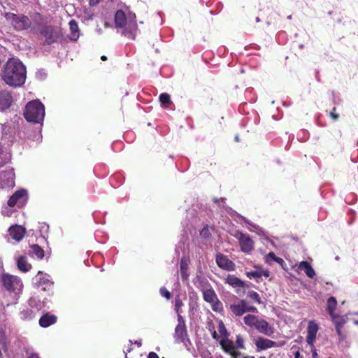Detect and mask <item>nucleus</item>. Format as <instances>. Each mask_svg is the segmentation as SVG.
Wrapping results in <instances>:
<instances>
[{
  "mask_svg": "<svg viewBox=\"0 0 358 358\" xmlns=\"http://www.w3.org/2000/svg\"><path fill=\"white\" fill-rule=\"evenodd\" d=\"M28 358H41L38 354H36V352H33L31 354Z\"/></svg>",
  "mask_w": 358,
  "mask_h": 358,
  "instance_id": "48",
  "label": "nucleus"
},
{
  "mask_svg": "<svg viewBox=\"0 0 358 358\" xmlns=\"http://www.w3.org/2000/svg\"><path fill=\"white\" fill-rule=\"evenodd\" d=\"M27 191L22 188V189L15 191V192L10 196L8 200V205L10 207H14L15 204H18V206H23L26 201H27Z\"/></svg>",
  "mask_w": 358,
  "mask_h": 358,
  "instance_id": "12",
  "label": "nucleus"
},
{
  "mask_svg": "<svg viewBox=\"0 0 358 358\" xmlns=\"http://www.w3.org/2000/svg\"><path fill=\"white\" fill-rule=\"evenodd\" d=\"M159 101L164 107H169L171 103V96L169 94H160L159 96Z\"/></svg>",
  "mask_w": 358,
  "mask_h": 358,
  "instance_id": "31",
  "label": "nucleus"
},
{
  "mask_svg": "<svg viewBox=\"0 0 358 358\" xmlns=\"http://www.w3.org/2000/svg\"><path fill=\"white\" fill-rule=\"evenodd\" d=\"M13 101V95L9 92V91H7V90L0 91V110H6V108H9Z\"/></svg>",
  "mask_w": 358,
  "mask_h": 358,
  "instance_id": "16",
  "label": "nucleus"
},
{
  "mask_svg": "<svg viewBox=\"0 0 358 358\" xmlns=\"http://www.w3.org/2000/svg\"><path fill=\"white\" fill-rule=\"evenodd\" d=\"M45 110L44 105L38 100H34L27 103L24 111V117L28 121L41 122L44 120Z\"/></svg>",
  "mask_w": 358,
  "mask_h": 358,
  "instance_id": "4",
  "label": "nucleus"
},
{
  "mask_svg": "<svg viewBox=\"0 0 358 358\" xmlns=\"http://www.w3.org/2000/svg\"><path fill=\"white\" fill-rule=\"evenodd\" d=\"M336 305L337 301L336 297H334V296H331V297H329L327 304V310L331 317V320L334 324L336 322V314L335 313Z\"/></svg>",
  "mask_w": 358,
  "mask_h": 358,
  "instance_id": "23",
  "label": "nucleus"
},
{
  "mask_svg": "<svg viewBox=\"0 0 358 358\" xmlns=\"http://www.w3.org/2000/svg\"><path fill=\"white\" fill-rule=\"evenodd\" d=\"M355 323L358 325V320H355Z\"/></svg>",
  "mask_w": 358,
  "mask_h": 358,
  "instance_id": "60",
  "label": "nucleus"
},
{
  "mask_svg": "<svg viewBox=\"0 0 358 358\" xmlns=\"http://www.w3.org/2000/svg\"><path fill=\"white\" fill-rule=\"evenodd\" d=\"M183 302L182 301L180 296H176L175 298V310L178 313L180 312V309L182 306H183Z\"/></svg>",
  "mask_w": 358,
  "mask_h": 358,
  "instance_id": "36",
  "label": "nucleus"
},
{
  "mask_svg": "<svg viewBox=\"0 0 358 358\" xmlns=\"http://www.w3.org/2000/svg\"><path fill=\"white\" fill-rule=\"evenodd\" d=\"M224 199H223V197H220L219 199V197H215L214 199V202H215V203H219V202H220V201H224Z\"/></svg>",
  "mask_w": 358,
  "mask_h": 358,
  "instance_id": "50",
  "label": "nucleus"
},
{
  "mask_svg": "<svg viewBox=\"0 0 358 358\" xmlns=\"http://www.w3.org/2000/svg\"><path fill=\"white\" fill-rule=\"evenodd\" d=\"M265 261L267 264H272L273 261H275V262H278L280 265H283V264H285V260H283L282 257L275 255L273 251L268 252V254L265 256Z\"/></svg>",
  "mask_w": 358,
  "mask_h": 358,
  "instance_id": "28",
  "label": "nucleus"
},
{
  "mask_svg": "<svg viewBox=\"0 0 358 358\" xmlns=\"http://www.w3.org/2000/svg\"><path fill=\"white\" fill-rule=\"evenodd\" d=\"M235 348L237 350H238V348H241V349L245 348V339H244L243 336H242V334H236Z\"/></svg>",
  "mask_w": 358,
  "mask_h": 358,
  "instance_id": "32",
  "label": "nucleus"
},
{
  "mask_svg": "<svg viewBox=\"0 0 358 358\" xmlns=\"http://www.w3.org/2000/svg\"><path fill=\"white\" fill-rule=\"evenodd\" d=\"M299 352H296V356H295V357H294V358H299Z\"/></svg>",
  "mask_w": 358,
  "mask_h": 358,
  "instance_id": "57",
  "label": "nucleus"
},
{
  "mask_svg": "<svg viewBox=\"0 0 358 358\" xmlns=\"http://www.w3.org/2000/svg\"><path fill=\"white\" fill-rule=\"evenodd\" d=\"M202 295L204 301L209 302L211 305V308L215 312H222L224 310L222 302L219 300L218 296L213 288V287H208V288H203Z\"/></svg>",
  "mask_w": 358,
  "mask_h": 358,
  "instance_id": "7",
  "label": "nucleus"
},
{
  "mask_svg": "<svg viewBox=\"0 0 358 358\" xmlns=\"http://www.w3.org/2000/svg\"><path fill=\"white\" fill-rule=\"evenodd\" d=\"M178 317V324L179 325H181L182 327H186L185 319L183 318L182 315H181L180 313H178L177 314Z\"/></svg>",
  "mask_w": 358,
  "mask_h": 358,
  "instance_id": "40",
  "label": "nucleus"
},
{
  "mask_svg": "<svg viewBox=\"0 0 358 358\" xmlns=\"http://www.w3.org/2000/svg\"><path fill=\"white\" fill-rule=\"evenodd\" d=\"M8 232L13 239L15 241H22L26 234V230L22 225H11L8 229Z\"/></svg>",
  "mask_w": 358,
  "mask_h": 358,
  "instance_id": "17",
  "label": "nucleus"
},
{
  "mask_svg": "<svg viewBox=\"0 0 358 358\" xmlns=\"http://www.w3.org/2000/svg\"><path fill=\"white\" fill-rule=\"evenodd\" d=\"M243 358H255V357H243Z\"/></svg>",
  "mask_w": 358,
  "mask_h": 358,
  "instance_id": "58",
  "label": "nucleus"
},
{
  "mask_svg": "<svg viewBox=\"0 0 358 358\" xmlns=\"http://www.w3.org/2000/svg\"><path fill=\"white\" fill-rule=\"evenodd\" d=\"M224 282L234 287H245L246 285L244 280H241L234 274H228Z\"/></svg>",
  "mask_w": 358,
  "mask_h": 358,
  "instance_id": "24",
  "label": "nucleus"
},
{
  "mask_svg": "<svg viewBox=\"0 0 358 358\" xmlns=\"http://www.w3.org/2000/svg\"><path fill=\"white\" fill-rule=\"evenodd\" d=\"M187 330L186 327L180 326V324H177L175 327V333H174V338L176 342H185L186 338L187 336Z\"/></svg>",
  "mask_w": 358,
  "mask_h": 358,
  "instance_id": "22",
  "label": "nucleus"
},
{
  "mask_svg": "<svg viewBox=\"0 0 358 358\" xmlns=\"http://www.w3.org/2000/svg\"><path fill=\"white\" fill-rule=\"evenodd\" d=\"M148 358H159V357L157 355V352L151 351V352L148 353Z\"/></svg>",
  "mask_w": 358,
  "mask_h": 358,
  "instance_id": "44",
  "label": "nucleus"
},
{
  "mask_svg": "<svg viewBox=\"0 0 358 358\" xmlns=\"http://www.w3.org/2000/svg\"><path fill=\"white\" fill-rule=\"evenodd\" d=\"M327 358H331V357H327Z\"/></svg>",
  "mask_w": 358,
  "mask_h": 358,
  "instance_id": "63",
  "label": "nucleus"
},
{
  "mask_svg": "<svg viewBox=\"0 0 358 358\" xmlns=\"http://www.w3.org/2000/svg\"><path fill=\"white\" fill-rule=\"evenodd\" d=\"M1 64V60H0V64Z\"/></svg>",
  "mask_w": 358,
  "mask_h": 358,
  "instance_id": "62",
  "label": "nucleus"
},
{
  "mask_svg": "<svg viewBox=\"0 0 358 358\" xmlns=\"http://www.w3.org/2000/svg\"><path fill=\"white\" fill-rule=\"evenodd\" d=\"M201 235H202V236H204V238H209L210 233V231L208 230V227H204L202 229V230L201 231Z\"/></svg>",
  "mask_w": 358,
  "mask_h": 358,
  "instance_id": "41",
  "label": "nucleus"
},
{
  "mask_svg": "<svg viewBox=\"0 0 358 358\" xmlns=\"http://www.w3.org/2000/svg\"><path fill=\"white\" fill-rule=\"evenodd\" d=\"M3 286L8 290H20L23 284L20 278L17 275H12L8 273H3L1 277Z\"/></svg>",
  "mask_w": 358,
  "mask_h": 358,
  "instance_id": "10",
  "label": "nucleus"
},
{
  "mask_svg": "<svg viewBox=\"0 0 358 358\" xmlns=\"http://www.w3.org/2000/svg\"><path fill=\"white\" fill-rule=\"evenodd\" d=\"M218 331L222 336L221 339H227V337L229 336V333L223 320H220L218 322Z\"/></svg>",
  "mask_w": 358,
  "mask_h": 358,
  "instance_id": "29",
  "label": "nucleus"
},
{
  "mask_svg": "<svg viewBox=\"0 0 358 358\" xmlns=\"http://www.w3.org/2000/svg\"><path fill=\"white\" fill-rule=\"evenodd\" d=\"M101 59H102L103 61H107L108 57L107 56H105V55H102V56H101Z\"/></svg>",
  "mask_w": 358,
  "mask_h": 358,
  "instance_id": "53",
  "label": "nucleus"
},
{
  "mask_svg": "<svg viewBox=\"0 0 358 358\" xmlns=\"http://www.w3.org/2000/svg\"><path fill=\"white\" fill-rule=\"evenodd\" d=\"M17 265L18 268L24 272L29 271L31 268V265L27 262L26 256H19L17 259Z\"/></svg>",
  "mask_w": 358,
  "mask_h": 358,
  "instance_id": "27",
  "label": "nucleus"
},
{
  "mask_svg": "<svg viewBox=\"0 0 358 358\" xmlns=\"http://www.w3.org/2000/svg\"><path fill=\"white\" fill-rule=\"evenodd\" d=\"M215 262L219 267L227 271H233L235 270L236 264L229 259L228 256L224 255V254H217L215 256Z\"/></svg>",
  "mask_w": 358,
  "mask_h": 358,
  "instance_id": "15",
  "label": "nucleus"
},
{
  "mask_svg": "<svg viewBox=\"0 0 358 358\" xmlns=\"http://www.w3.org/2000/svg\"><path fill=\"white\" fill-rule=\"evenodd\" d=\"M43 18L44 17L42 15V14H41V13H36L34 16V20H35L36 24H39V22L42 21V20H43Z\"/></svg>",
  "mask_w": 358,
  "mask_h": 358,
  "instance_id": "42",
  "label": "nucleus"
},
{
  "mask_svg": "<svg viewBox=\"0 0 358 358\" xmlns=\"http://www.w3.org/2000/svg\"><path fill=\"white\" fill-rule=\"evenodd\" d=\"M220 344L224 352L230 355L232 358H239L241 356V351L236 350L234 342L229 340V337H227L226 340H220Z\"/></svg>",
  "mask_w": 358,
  "mask_h": 358,
  "instance_id": "14",
  "label": "nucleus"
},
{
  "mask_svg": "<svg viewBox=\"0 0 358 358\" xmlns=\"http://www.w3.org/2000/svg\"><path fill=\"white\" fill-rule=\"evenodd\" d=\"M115 24L117 27H123L122 33L129 39H136L138 23L136 14L129 13L126 15L123 10H117L115 14Z\"/></svg>",
  "mask_w": 358,
  "mask_h": 358,
  "instance_id": "2",
  "label": "nucleus"
},
{
  "mask_svg": "<svg viewBox=\"0 0 358 358\" xmlns=\"http://www.w3.org/2000/svg\"><path fill=\"white\" fill-rule=\"evenodd\" d=\"M248 278H261V271H248Z\"/></svg>",
  "mask_w": 358,
  "mask_h": 358,
  "instance_id": "37",
  "label": "nucleus"
},
{
  "mask_svg": "<svg viewBox=\"0 0 358 358\" xmlns=\"http://www.w3.org/2000/svg\"><path fill=\"white\" fill-rule=\"evenodd\" d=\"M320 326L315 320H310L308 323L306 342L310 347H314Z\"/></svg>",
  "mask_w": 358,
  "mask_h": 358,
  "instance_id": "13",
  "label": "nucleus"
},
{
  "mask_svg": "<svg viewBox=\"0 0 358 358\" xmlns=\"http://www.w3.org/2000/svg\"><path fill=\"white\" fill-rule=\"evenodd\" d=\"M235 141H240V138H239L238 136H235Z\"/></svg>",
  "mask_w": 358,
  "mask_h": 358,
  "instance_id": "56",
  "label": "nucleus"
},
{
  "mask_svg": "<svg viewBox=\"0 0 358 358\" xmlns=\"http://www.w3.org/2000/svg\"><path fill=\"white\" fill-rule=\"evenodd\" d=\"M159 293L162 296H165L166 299H170L171 298L172 294L166 287H161L159 289Z\"/></svg>",
  "mask_w": 358,
  "mask_h": 358,
  "instance_id": "35",
  "label": "nucleus"
},
{
  "mask_svg": "<svg viewBox=\"0 0 358 358\" xmlns=\"http://www.w3.org/2000/svg\"><path fill=\"white\" fill-rule=\"evenodd\" d=\"M101 0H90V4L91 6H96L98 3L100 2Z\"/></svg>",
  "mask_w": 358,
  "mask_h": 358,
  "instance_id": "49",
  "label": "nucleus"
},
{
  "mask_svg": "<svg viewBox=\"0 0 358 358\" xmlns=\"http://www.w3.org/2000/svg\"><path fill=\"white\" fill-rule=\"evenodd\" d=\"M135 343H136V344H137L139 347H141V344H142L141 341H136Z\"/></svg>",
  "mask_w": 358,
  "mask_h": 358,
  "instance_id": "55",
  "label": "nucleus"
},
{
  "mask_svg": "<svg viewBox=\"0 0 358 358\" xmlns=\"http://www.w3.org/2000/svg\"><path fill=\"white\" fill-rule=\"evenodd\" d=\"M6 19L10 22L15 30H27L31 26V20L27 15H17L14 13H6Z\"/></svg>",
  "mask_w": 358,
  "mask_h": 358,
  "instance_id": "6",
  "label": "nucleus"
},
{
  "mask_svg": "<svg viewBox=\"0 0 358 358\" xmlns=\"http://www.w3.org/2000/svg\"><path fill=\"white\" fill-rule=\"evenodd\" d=\"M213 338L214 339H215V341H219V339H220V336H219L218 333L216 332L215 326L213 327Z\"/></svg>",
  "mask_w": 358,
  "mask_h": 358,
  "instance_id": "43",
  "label": "nucleus"
},
{
  "mask_svg": "<svg viewBox=\"0 0 358 358\" xmlns=\"http://www.w3.org/2000/svg\"><path fill=\"white\" fill-rule=\"evenodd\" d=\"M29 303L30 306H31L32 307H34V306H36V299H34V297H31V299H29Z\"/></svg>",
  "mask_w": 358,
  "mask_h": 358,
  "instance_id": "46",
  "label": "nucleus"
},
{
  "mask_svg": "<svg viewBox=\"0 0 358 358\" xmlns=\"http://www.w3.org/2000/svg\"><path fill=\"white\" fill-rule=\"evenodd\" d=\"M57 321V317L55 314L50 313H45L39 319V324L41 327H47L52 324H55Z\"/></svg>",
  "mask_w": 358,
  "mask_h": 358,
  "instance_id": "21",
  "label": "nucleus"
},
{
  "mask_svg": "<svg viewBox=\"0 0 358 358\" xmlns=\"http://www.w3.org/2000/svg\"><path fill=\"white\" fill-rule=\"evenodd\" d=\"M248 296L255 302L262 303L261 296L256 291H248Z\"/></svg>",
  "mask_w": 358,
  "mask_h": 358,
  "instance_id": "34",
  "label": "nucleus"
},
{
  "mask_svg": "<svg viewBox=\"0 0 358 358\" xmlns=\"http://www.w3.org/2000/svg\"><path fill=\"white\" fill-rule=\"evenodd\" d=\"M260 273L261 276H266V278H268V276L270 275V271H260Z\"/></svg>",
  "mask_w": 358,
  "mask_h": 358,
  "instance_id": "47",
  "label": "nucleus"
},
{
  "mask_svg": "<svg viewBox=\"0 0 358 358\" xmlns=\"http://www.w3.org/2000/svg\"><path fill=\"white\" fill-rule=\"evenodd\" d=\"M329 115L332 118V120H334V121H336L338 118H339V114L336 113V108H333L332 110L329 113Z\"/></svg>",
  "mask_w": 358,
  "mask_h": 358,
  "instance_id": "39",
  "label": "nucleus"
},
{
  "mask_svg": "<svg viewBox=\"0 0 358 358\" xmlns=\"http://www.w3.org/2000/svg\"><path fill=\"white\" fill-rule=\"evenodd\" d=\"M243 322L247 327L255 329L257 331L265 335H273L275 333V328L271 326L268 320L258 317L256 314H247L243 317Z\"/></svg>",
  "mask_w": 358,
  "mask_h": 358,
  "instance_id": "3",
  "label": "nucleus"
},
{
  "mask_svg": "<svg viewBox=\"0 0 358 358\" xmlns=\"http://www.w3.org/2000/svg\"><path fill=\"white\" fill-rule=\"evenodd\" d=\"M206 358H213V357H206Z\"/></svg>",
  "mask_w": 358,
  "mask_h": 358,
  "instance_id": "61",
  "label": "nucleus"
},
{
  "mask_svg": "<svg viewBox=\"0 0 358 358\" xmlns=\"http://www.w3.org/2000/svg\"><path fill=\"white\" fill-rule=\"evenodd\" d=\"M0 358H4L3 354L2 353L1 348H0Z\"/></svg>",
  "mask_w": 358,
  "mask_h": 358,
  "instance_id": "54",
  "label": "nucleus"
},
{
  "mask_svg": "<svg viewBox=\"0 0 358 358\" xmlns=\"http://www.w3.org/2000/svg\"><path fill=\"white\" fill-rule=\"evenodd\" d=\"M255 343L259 350L272 348V347H276L277 345V342L273 341V340H268V338H265V337H258Z\"/></svg>",
  "mask_w": 358,
  "mask_h": 358,
  "instance_id": "19",
  "label": "nucleus"
},
{
  "mask_svg": "<svg viewBox=\"0 0 358 358\" xmlns=\"http://www.w3.org/2000/svg\"><path fill=\"white\" fill-rule=\"evenodd\" d=\"M31 252L37 257V258H43L45 256L44 250L39 245H31Z\"/></svg>",
  "mask_w": 358,
  "mask_h": 358,
  "instance_id": "30",
  "label": "nucleus"
},
{
  "mask_svg": "<svg viewBox=\"0 0 358 358\" xmlns=\"http://www.w3.org/2000/svg\"><path fill=\"white\" fill-rule=\"evenodd\" d=\"M0 344H1L2 348L6 350L7 348V338L6 336V333L4 332L2 327L0 326Z\"/></svg>",
  "mask_w": 358,
  "mask_h": 358,
  "instance_id": "33",
  "label": "nucleus"
},
{
  "mask_svg": "<svg viewBox=\"0 0 358 358\" xmlns=\"http://www.w3.org/2000/svg\"><path fill=\"white\" fill-rule=\"evenodd\" d=\"M213 327H215L213 323H209V324H208V329L210 331L211 335H213Z\"/></svg>",
  "mask_w": 358,
  "mask_h": 358,
  "instance_id": "51",
  "label": "nucleus"
},
{
  "mask_svg": "<svg viewBox=\"0 0 358 358\" xmlns=\"http://www.w3.org/2000/svg\"><path fill=\"white\" fill-rule=\"evenodd\" d=\"M132 344H133V342L132 341H130V344L127 348V352H130V350H131L132 349Z\"/></svg>",
  "mask_w": 358,
  "mask_h": 358,
  "instance_id": "52",
  "label": "nucleus"
},
{
  "mask_svg": "<svg viewBox=\"0 0 358 358\" xmlns=\"http://www.w3.org/2000/svg\"><path fill=\"white\" fill-rule=\"evenodd\" d=\"M70 35L69 39L78 40L80 36V29L78 22L75 19H71L69 22Z\"/></svg>",
  "mask_w": 358,
  "mask_h": 358,
  "instance_id": "25",
  "label": "nucleus"
},
{
  "mask_svg": "<svg viewBox=\"0 0 358 358\" xmlns=\"http://www.w3.org/2000/svg\"><path fill=\"white\" fill-rule=\"evenodd\" d=\"M0 185L2 187H11L15 185V172L13 168L0 171Z\"/></svg>",
  "mask_w": 358,
  "mask_h": 358,
  "instance_id": "11",
  "label": "nucleus"
},
{
  "mask_svg": "<svg viewBox=\"0 0 358 358\" xmlns=\"http://www.w3.org/2000/svg\"><path fill=\"white\" fill-rule=\"evenodd\" d=\"M299 268L301 270H303L305 273H306L307 276L309 278H314L316 275V272L315 269H313V266L308 262H305V260H303V262H301L299 264Z\"/></svg>",
  "mask_w": 358,
  "mask_h": 358,
  "instance_id": "26",
  "label": "nucleus"
},
{
  "mask_svg": "<svg viewBox=\"0 0 358 358\" xmlns=\"http://www.w3.org/2000/svg\"><path fill=\"white\" fill-rule=\"evenodd\" d=\"M229 310L235 316H242L245 312H258L257 308L253 305H248L246 300H239L236 303H231Z\"/></svg>",
  "mask_w": 358,
  "mask_h": 358,
  "instance_id": "9",
  "label": "nucleus"
},
{
  "mask_svg": "<svg viewBox=\"0 0 358 358\" xmlns=\"http://www.w3.org/2000/svg\"><path fill=\"white\" fill-rule=\"evenodd\" d=\"M311 348H312V357L313 358H318V355L317 352V350L315 347V345H314V347Z\"/></svg>",
  "mask_w": 358,
  "mask_h": 358,
  "instance_id": "45",
  "label": "nucleus"
},
{
  "mask_svg": "<svg viewBox=\"0 0 358 358\" xmlns=\"http://www.w3.org/2000/svg\"><path fill=\"white\" fill-rule=\"evenodd\" d=\"M233 235L239 241L241 249L243 252L250 253V252L254 250L255 242L252 240L250 234H243L241 231H236Z\"/></svg>",
  "mask_w": 358,
  "mask_h": 358,
  "instance_id": "8",
  "label": "nucleus"
},
{
  "mask_svg": "<svg viewBox=\"0 0 358 358\" xmlns=\"http://www.w3.org/2000/svg\"><path fill=\"white\" fill-rule=\"evenodd\" d=\"M189 259L182 257L180 262V273L182 280H188L189 277Z\"/></svg>",
  "mask_w": 358,
  "mask_h": 358,
  "instance_id": "20",
  "label": "nucleus"
},
{
  "mask_svg": "<svg viewBox=\"0 0 358 358\" xmlns=\"http://www.w3.org/2000/svg\"><path fill=\"white\" fill-rule=\"evenodd\" d=\"M37 308H41V305H40L39 306H36Z\"/></svg>",
  "mask_w": 358,
  "mask_h": 358,
  "instance_id": "59",
  "label": "nucleus"
},
{
  "mask_svg": "<svg viewBox=\"0 0 358 358\" xmlns=\"http://www.w3.org/2000/svg\"><path fill=\"white\" fill-rule=\"evenodd\" d=\"M39 33L45 38L44 44H53L62 36L61 28L57 25H50V24L49 25L48 24L42 25L39 29Z\"/></svg>",
  "mask_w": 358,
  "mask_h": 358,
  "instance_id": "5",
  "label": "nucleus"
},
{
  "mask_svg": "<svg viewBox=\"0 0 358 358\" xmlns=\"http://www.w3.org/2000/svg\"><path fill=\"white\" fill-rule=\"evenodd\" d=\"M22 314L23 317L24 318H31L34 317V313L33 310H29V309H27V310L22 311Z\"/></svg>",
  "mask_w": 358,
  "mask_h": 358,
  "instance_id": "38",
  "label": "nucleus"
},
{
  "mask_svg": "<svg viewBox=\"0 0 358 358\" xmlns=\"http://www.w3.org/2000/svg\"><path fill=\"white\" fill-rule=\"evenodd\" d=\"M347 320L348 317H340V315H336V331L339 336L340 341H345L346 338V334H345V333L343 332L342 329L345 325V322H347Z\"/></svg>",
  "mask_w": 358,
  "mask_h": 358,
  "instance_id": "18",
  "label": "nucleus"
},
{
  "mask_svg": "<svg viewBox=\"0 0 358 358\" xmlns=\"http://www.w3.org/2000/svg\"><path fill=\"white\" fill-rule=\"evenodd\" d=\"M27 69L19 59L10 57L1 71L2 79L10 87H21L26 81Z\"/></svg>",
  "mask_w": 358,
  "mask_h": 358,
  "instance_id": "1",
  "label": "nucleus"
}]
</instances>
